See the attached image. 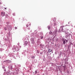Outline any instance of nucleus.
<instances>
[{
	"mask_svg": "<svg viewBox=\"0 0 75 75\" xmlns=\"http://www.w3.org/2000/svg\"><path fill=\"white\" fill-rule=\"evenodd\" d=\"M5 14H6V13L4 12H1V15L2 17H4L5 16Z\"/></svg>",
	"mask_w": 75,
	"mask_h": 75,
	"instance_id": "obj_1",
	"label": "nucleus"
},
{
	"mask_svg": "<svg viewBox=\"0 0 75 75\" xmlns=\"http://www.w3.org/2000/svg\"><path fill=\"white\" fill-rule=\"evenodd\" d=\"M30 40L32 42H34V38H31Z\"/></svg>",
	"mask_w": 75,
	"mask_h": 75,
	"instance_id": "obj_2",
	"label": "nucleus"
},
{
	"mask_svg": "<svg viewBox=\"0 0 75 75\" xmlns=\"http://www.w3.org/2000/svg\"><path fill=\"white\" fill-rule=\"evenodd\" d=\"M41 34L42 36H40V39L42 40L44 37L43 36V33H41Z\"/></svg>",
	"mask_w": 75,
	"mask_h": 75,
	"instance_id": "obj_3",
	"label": "nucleus"
},
{
	"mask_svg": "<svg viewBox=\"0 0 75 75\" xmlns=\"http://www.w3.org/2000/svg\"><path fill=\"white\" fill-rule=\"evenodd\" d=\"M51 52V49H49L48 50V52H47V53H48V52Z\"/></svg>",
	"mask_w": 75,
	"mask_h": 75,
	"instance_id": "obj_4",
	"label": "nucleus"
},
{
	"mask_svg": "<svg viewBox=\"0 0 75 75\" xmlns=\"http://www.w3.org/2000/svg\"><path fill=\"white\" fill-rule=\"evenodd\" d=\"M23 19H24L23 20ZM23 21H27V20L26 19H24V18H23Z\"/></svg>",
	"mask_w": 75,
	"mask_h": 75,
	"instance_id": "obj_5",
	"label": "nucleus"
},
{
	"mask_svg": "<svg viewBox=\"0 0 75 75\" xmlns=\"http://www.w3.org/2000/svg\"><path fill=\"white\" fill-rule=\"evenodd\" d=\"M52 34V31H50L49 33V34Z\"/></svg>",
	"mask_w": 75,
	"mask_h": 75,
	"instance_id": "obj_6",
	"label": "nucleus"
},
{
	"mask_svg": "<svg viewBox=\"0 0 75 75\" xmlns=\"http://www.w3.org/2000/svg\"><path fill=\"white\" fill-rule=\"evenodd\" d=\"M64 27V26H62L61 27V28L62 29V31H63V28H63Z\"/></svg>",
	"mask_w": 75,
	"mask_h": 75,
	"instance_id": "obj_7",
	"label": "nucleus"
},
{
	"mask_svg": "<svg viewBox=\"0 0 75 75\" xmlns=\"http://www.w3.org/2000/svg\"><path fill=\"white\" fill-rule=\"evenodd\" d=\"M63 43L64 44H65L66 43V42H65V40L63 41Z\"/></svg>",
	"mask_w": 75,
	"mask_h": 75,
	"instance_id": "obj_8",
	"label": "nucleus"
},
{
	"mask_svg": "<svg viewBox=\"0 0 75 75\" xmlns=\"http://www.w3.org/2000/svg\"><path fill=\"white\" fill-rule=\"evenodd\" d=\"M50 26H49L48 27V29L49 30L50 29Z\"/></svg>",
	"mask_w": 75,
	"mask_h": 75,
	"instance_id": "obj_9",
	"label": "nucleus"
},
{
	"mask_svg": "<svg viewBox=\"0 0 75 75\" xmlns=\"http://www.w3.org/2000/svg\"><path fill=\"white\" fill-rule=\"evenodd\" d=\"M7 30V28L6 27H5L4 28V30Z\"/></svg>",
	"mask_w": 75,
	"mask_h": 75,
	"instance_id": "obj_10",
	"label": "nucleus"
},
{
	"mask_svg": "<svg viewBox=\"0 0 75 75\" xmlns=\"http://www.w3.org/2000/svg\"><path fill=\"white\" fill-rule=\"evenodd\" d=\"M27 44H28L27 42V41L25 42V44L26 45H27Z\"/></svg>",
	"mask_w": 75,
	"mask_h": 75,
	"instance_id": "obj_11",
	"label": "nucleus"
},
{
	"mask_svg": "<svg viewBox=\"0 0 75 75\" xmlns=\"http://www.w3.org/2000/svg\"><path fill=\"white\" fill-rule=\"evenodd\" d=\"M35 74H37V70H36L35 72Z\"/></svg>",
	"mask_w": 75,
	"mask_h": 75,
	"instance_id": "obj_12",
	"label": "nucleus"
},
{
	"mask_svg": "<svg viewBox=\"0 0 75 75\" xmlns=\"http://www.w3.org/2000/svg\"><path fill=\"white\" fill-rule=\"evenodd\" d=\"M37 53L38 54H39V51L38 50H37Z\"/></svg>",
	"mask_w": 75,
	"mask_h": 75,
	"instance_id": "obj_13",
	"label": "nucleus"
},
{
	"mask_svg": "<svg viewBox=\"0 0 75 75\" xmlns=\"http://www.w3.org/2000/svg\"><path fill=\"white\" fill-rule=\"evenodd\" d=\"M57 32V30H55L54 31V33H55H55H56Z\"/></svg>",
	"mask_w": 75,
	"mask_h": 75,
	"instance_id": "obj_14",
	"label": "nucleus"
},
{
	"mask_svg": "<svg viewBox=\"0 0 75 75\" xmlns=\"http://www.w3.org/2000/svg\"><path fill=\"white\" fill-rule=\"evenodd\" d=\"M9 22H7V23H6V24H9Z\"/></svg>",
	"mask_w": 75,
	"mask_h": 75,
	"instance_id": "obj_15",
	"label": "nucleus"
},
{
	"mask_svg": "<svg viewBox=\"0 0 75 75\" xmlns=\"http://www.w3.org/2000/svg\"><path fill=\"white\" fill-rule=\"evenodd\" d=\"M66 41L67 43V42H68V40H66Z\"/></svg>",
	"mask_w": 75,
	"mask_h": 75,
	"instance_id": "obj_16",
	"label": "nucleus"
},
{
	"mask_svg": "<svg viewBox=\"0 0 75 75\" xmlns=\"http://www.w3.org/2000/svg\"><path fill=\"white\" fill-rule=\"evenodd\" d=\"M7 16H8V15L7 14H6V17H7Z\"/></svg>",
	"mask_w": 75,
	"mask_h": 75,
	"instance_id": "obj_17",
	"label": "nucleus"
},
{
	"mask_svg": "<svg viewBox=\"0 0 75 75\" xmlns=\"http://www.w3.org/2000/svg\"><path fill=\"white\" fill-rule=\"evenodd\" d=\"M15 29H17V27H15Z\"/></svg>",
	"mask_w": 75,
	"mask_h": 75,
	"instance_id": "obj_18",
	"label": "nucleus"
},
{
	"mask_svg": "<svg viewBox=\"0 0 75 75\" xmlns=\"http://www.w3.org/2000/svg\"><path fill=\"white\" fill-rule=\"evenodd\" d=\"M1 27V25H0V28Z\"/></svg>",
	"mask_w": 75,
	"mask_h": 75,
	"instance_id": "obj_19",
	"label": "nucleus"
},
{
	"mask_svg": "<svg viewBox=\"0 0 75 75\" xmlns=\"http://www.w3.org/2000/svg\"><path fill=\"white\" fill-rule=\"evenodd\" d=\"M13 15L14 16H15L14 15H15V14H14V13H13Z\"/></svg>",
	"mask_w": 75,
	"mask_h": 75,
	"instance_id": "obj_20",
	"label": "nucleus"
},
{
	"mask_svg": "<svg viewBox=\"0 0 75 75\" xmlns=\"http://www.w3.org/2000/svg\"><path fill=\"white\" fill-rule=\"evenodd\" d=\"M11 69H13V67H12V66H11Z\"/></svg>",
	"mask_w": 75,
	"mask_h": 75,
	"instance_id": "obj_21",
	"label": "nucleus"
},
{
	"mask_svg": "<svg viewBox=\"0 0 75 75\" xmlns=\"http://www.w3.org/2000/svg\"><path fill=\"white\" fill-rule=\"evenodd\" d=\"M6 71V69H4V71Z\"/></svg>",
	"mask_w": 75,
	"mask_h": 75,
	"instance_id": "obj_22",
	"label": "nucleus"
},
{
	"mask_svg": "<svg viewBox=\"0 0 75 75\" xmlns=\"http://www.w3.org/2000/svg\"><path fill=\"white\" fill-rule=\"evenodd\" d=\"M5 10H7V9L6 8H5Z\"/></svg>",
	"mask_w": 75,
	"mask_h": 75,
	"instance_id": "obj_23",
	"label": "nucleus"
},
{
	"mask_svg": "<svg viewBox=\"0 0 75 75\" xmlns=\"http://www.w3.org/2000/svg\"><path fill=\"white\" fill-rule=\"evenodd\" d=\"M26 26H27V27H28V25H27Z\"/></svg>",
	"mask_w": 75,
	"mask_h": 75,
	"instance_id": "obj_24",
	"label": "nucleus"
},
{
	"mask_svg": "<svg viewBox=\"0 0 75 75\" xmlns=\"http://www.w3.org/2000/svg\"><path fill=\"white\" fill-rule=\"evenodd\" d=\"M8 31H10V30H8Z\"/></svg>",
	"mask_w": 75,
	"mask_h": 75,
	"instance_id": "obj_25",
	"label": "nucleus"
},
{
	"mask_svg": "<svg viewBox=\"0 0 75 75\" xmlns=\"http://www.w3.org/2000/svg\"><path fill=\"white\" fill-rule=\"evenodd\" d=\"M1 4V3L0 2V4Z\"/></svg>",
	"mask_w": 75,
	"mask_h": 75,
	"instance_id": "obj_26",
	"label": "nucleus"
},
{
	"mask_svg": "<svg viewBox=\"0 0 75 75\" xmlns=\"http://www.w3.org/2000/svg\"><path fill=\"white\" fill-rule=\"evenodd\" d=\"M53 53V52H52V53Z\"/></svg>",
	"mask_w": 75,
	"mask_h": 75,
	"instance_id": "obj_27",
	"label": "nucleus"
},
{
	"mask_svg": "<svg viewBox=\"0 0 75 75\" xmlns=\"http://www.w3.org/2000/svg\"><path fill=\"white\" fill-rule=\"evenodd\" d=\"M65 47H67V46H65Z\"/></svg>",
	"mask_w": 75,
	"mask_h": 75,
	"instance_id": "obj_28",
	"label": "nucleus"
},
{
	"mask_svg": "<svg viewBox=\"0 0 75 75\" xmlns=\"http://www.w3.org/2000/svg\"><path fill=\"white\" fill-rule=\"evenodd\" d=\"M52 35H53V34H52Z\"/></svg>",
	"mask_w": 75,
	"mask_h": 75,
	"instance_id": "obj_29",
	"label": "nucleus"
},
{
	"mask_svg": "<svg viewBox=\"0 0 75 75\" xmlns=\"http://www.w3.org/2000/svg\"><path fill=\"white\" fill-rule=\"evenodd\" d=\"M5 68V67H4V68Z\"/></svg>",
	"mask_w": 75,
	"mask_h": 75,
	"instance_id": "obj_30",
	"label": "nucleus"
}]
</instances>
